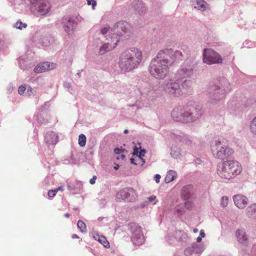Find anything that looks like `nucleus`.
Returning a JSON list of instances; mask_svg holds the SVG:
<instances>
[{"instance_id":"9d476101","label":"nucleus","mask_w":256,"mask_h":256,"mask_svg":"<svg viewBox=\"0 0 256 256\" xmlns=\"http://www.w3.org/2000/svg\"><path fill=\"white\" fill-rule=\"evenodd\" d=\"M62 24L64 31L70 34L73 31L74 27L76 25V18L73 16H65L62 20Z\"/></svg>"},{"instance_id":"f704fd0d","label":"nucleus","mask_w":256,"mask_h":256,"mask_svg":"<svg viewBox=\"0 0 256 256\" xmlns=\"http://www.w3.org/2000/svg\"><path fill=\"white\" fill-rule=\"evenodd\" d=\"M184 254L186 256L192 254V250L190 248H186L184 250Z\"/></svg>"},{"instance_id":"2eb2a0df","label":"nucleus","mask_w":256,"mask_h":256,"mask_svg":"<svg viewBox=\"0 0 256 256\" xmlns=\"http://www.w3.org/2000/svg\"><path fill=\"white\" fill-rule=\"evenodd\" d=\"M51 8L50 4L48 2H41L38 7V12L40 15L43 16L46 14Z\"/></svg>"},{"instance_id":"7ed1b4c3","label":"nucleus","mask_w":256,"mask_h":256,"mask_svg":"<svg viewBox=\"0 0 256 256\" xmlns=\"http://www.w3.org/2000/svg\"><path fill=\"white\" fill-rule=\"evenodd\" d=\"M128 26L127 22L120 21L114 24L112 28H102L100 32L102 35H106V40L104 44L100 46L99 53L103 54L114 48L120 40V36L126 32Z\"/></svg>"},{"instance_id":"ddd939ff","label":"nucleus","mask_w":256,"mask_h":256,"mask_svg":"<svg viewBox=\"0 0 256 256\" xmlns=\"http://www.w3.org/2000/svg\"><path fill=\"white\" fill-rule=\"evenodd\" d=\"M44 140L48 144H55L58 142V136L53 132H47L44 136Z\"/></svg>"},{"instance_id":"cd10ccee","label":"nucleus","mask_w":256,"mask_h":256,"mask_svg":"<svg viewBox=\"0 0 256 256\" xmlns=\"http://www.w3.org/2000/svg\"><path fill=\"white\" fill-rule=\"evenodd\" d=\"M192 82L190 80H184L182 84V87L184 88H190L192 86Z\"/></svg>"},{"instance_id":"5fc2aeb1","label":"nucleus","mask_w":256,"mask_h":256,"mask_svg":"<svg viewBox=\"0 0 256 256\" xmlns=\"http://www.w3.org/2000/svg\"><path fill=\"white\" fill-rule=\"evenodd\" d=\"M200 162V160H198V162H196V163H198V162Z\"/></svg>"},{"instance_id":"37998d69","label":"nucleus","mask_w":256,"mask_h":256,"mask_svg":"<svg viewBox=\"0 0 256 256\" xmlns=\"http://www.w3.org/2000/svg\"><path fill=\"white\" fill-rule=\"evenodd\" d=\"M130 160V162H131L132 164H136L134 162V158H131Z\"/></svg>"},{"instance_id":"412c9836","label":"nucleus","mask_w":256,"mask_h":256,"mask_svg":"<svg viewBox=\"0 0 256 256\" xmlns=\"http://www.w3.org/2000/svg\"><path fill=\"white\" fill-rule=\"evenodd\" d=\"M176 172L172 170H169L166 176L164 178V181L166 183H169L174 180V179L176 178Z\"/></svg>"},{"instance_id":"f257e3e1","label":"nucleus","mask_w":256,"mask_h":256,"mask_svg":"<svg viewBox=\"0 0 256 256\" xmlns=\"http://www.w3.org/2000/svg\"><path fill=\"white\" fill-rule=\"evenodd\" d=\"M183 56L179 50L174 51L171 48H165L158 52L156 59L152 60L150 73L156 78L162 79L168 72L169 66L176 60H181Z\"/></svg>"},{"instance_id":"a19ab883","label":"nucleus","mask_w":256,"mask_h":256,"mask_svg":"<svg viewBox=\"0 0 256 256\" xmlns=\"http://www.w3.org/2000/svg\"><path fill=\"white\" fill-rule=\"evenodd\" d=\"M202 238H201L200 236H198L196 238V241L197 242H202Z\"/></svg>"},{"instance_id":"6e6d98bb","label":"nucleus","mask_w":256,"mask_h":256,"mask_svg":"<svg viewBox=\"0 0 256 256\" xmlns=\"http://www.w3.org/2000/svg\"><path fill=\"white\" fill-rule=\"evenodd\" d=\"M200 162V160H198V162H196V163H198V162Z\"/></svg>"},{"instance_id":"20e7f679","label":"nucleus","mask_w":256,"mask_h":256,"mask_svg":"<svg viewBox=\"0 0 256 256\" xmlns=\"http://www.w3.org/2000/svg\"><path fill=\"white\" fill-rule=\"evenodd\" d=\"M142 60V52L134 47L125 50L120 53L118 64L122 70L129 72L137 68Z\"/></svg>"},{"instance_id":"c85d7f7f","label":"nucleus","mask_w":256,"mask_h":256,"mask_svg":"<svg viewBox=\"0 0 256 256\" xmlns=\"http://www.w3.org/2000/svg\"><path fill=\"white\" fill-rule=\"evenodd\" d=\"M148 202H152V204H155L158 202L156 196L154 195L150 196V197H148Z\"/></svg>"},{"instance_id":"393cba45","label":"nucleus","mask_w":256,"mask_h":256,"mask_svg":"<svg viewBox=\"0 0 256 256\" xmlns=\"http://www.w3.org/2000/svg\"><path fill=\"white\" fill-rule=\"evenodd\" d=\"M251 132L256 135V116L252 120L250 125Z\"/></svg>"},{"instance_id":"e433bc0d","label":"nucleus","mask_w":256,"mask_h":256,"mask_svg":"<svg viewBox=\"0 0 256 256\" xmlns=\"http://www.w3.org/2000/svg\"><path fill=\"white\" fill-rule=\"evenodd\" d=\"M122 151H123V150H122V149L118 148H116L114 150V152L116 154H120L121 152H122Z\"/></svg>"},{"instance_id":"4be33fe9","label":"nucleus","mask_w":256,"mask_h":256,"mask_svg":"<svg viewBox=\"0 0 256 256\" xmlns=\"http://www.w3.org/2000/svg\"><path fill=\"white\" fill-rule=\"evenodd\" d=\"M191 189L192 187L190 186H186L182 188V194L184 199L188 198Z\"/></svg>"},{"instance_id":"3c124183","label":"nucleus","mask_w":256,"mask_h":256,"mask_svg":"<svg viewBox=\"0 0 256 256\" xmlns=\"http://www.w3.org/2000/svg\"><path fill=\"white\" fill-rule=\"evenodd\" d=\"M29 88L30 89V90H32V88L29 87V88H28V90Z\"/></svg>"},{"instance_id":"423d86ee","label":"nucleus","mask_w":256,"mask_h":256,"mask_svg":"<svg viewBox=\"0 0 256 256\" xmlns=\"http://www.w3.org/2000/svg\"><path fill=\"white\" fill-rule=\"evenodd\" d=\"M200 110V107L192 106L188 110L181 108H176L172 111V116L176 122L186 123L192 121L195 118H198L202 114Z\"/></svg>"},{"instance_id":"4c0bfd02","label":"nucleus","mask_w":256,"mask_h":256,"mask_svg":"<svg viewBox=\"0 0 256 256\" xmlns=\"http://www.w3.org/2000/svg\"><path fill=\"white\" fill-rule=\"evenodd\" d=\"M144 152H145V151H144V150H141V151L140 152V154H139L138 157V159H140L141 160H142L143 161V162H144V160H143V159H142V158H141V156H144Z\"/></svg>"},{"instance_id":"c03bdc74","label":"nucleus","mask_w":256,"mask_h":256,"mask_svg":"<svg viewBox=\"0 0 256 256\" xmlns=\"http://www.w3.org/2000/svg\"><path fill=\"white\" fill-rule=\"evenodd\" d=\"M194 233H197L198 232V228H194L193 230Z\"/></svg>"},{"instance_id":"603ef678","label":"nucleus","mask_w":256,"mask_h":256,"mask_svg":"<svg viewBox=\"0 0 256 256\" xmlns=\"http://www.w3.org/2000/svg\"><path fill=\"white\" fill-rule=\"evenodd\" d=\"M188 142V143H190V142H190V140H189V141Z\"/></svg>"},{"instance_id":"6e6552de","label":"nucleus","mask_w":256,"mask_h":256,"mask_svg":"<svg viewBox=\"0 0 256 256\" xmlns=\"http://www.w3.org/2000/svg\"><path fill=\"white\" fill-rule=\"evenodd\" d=\"M203 62L208 64L222 63L220 55L210 48H205L203 52Z\"/></svg>"},{"instance_id":"5701e85b","label":"nucleus","mask_w":256,"mask_h":256,"mask_svg":"<svg viewBox=\"0 0 256 256\" xmlns=\"http://www.w3.org/2000/svg\"><path fill=\"white\" fill-rule=\"evenodd\" d=\"M77 226L80 228L81 232H86V224L82 221L79 220L78 222Z\"/></svg>"},{"instance_id":"aec40b11","label":"nucleus","mask_w":256,"mask_h":256,"mask_svg":"<svg viewBox=\"0 0 256 256\" xmlns=\"http://www.w3.org/2000/svg\"><path fill=\"white\" fill-rule=\"evenodd\" d=\"M196 2L195 8L202 11H204L208 7V4L204 0H196Z\"/></svg>"},{"instance_id":"a878e982","label":"nucleus","mask_w":256,"mask_h":256,"mask_svg":"<svg viewBox=\"0 0 256 256\" xmlns=\"http://www.w3.org/2000/svg\"><path fill=\"white\" fill-rule=\"evenodd\" d=\"M27 24L26 23H23L20 20H18L14 25V26L19 30H22V28H26Z\"/></svg>"},{"instance_id":"bb28decb","label":"nucleus","mask_w":256,"mask_h":256,"mask_svg":"<svg viewBox=\"0 0 256 256\" xmlns=\"http://www.w3.org/2000/svg\"><path fill=\"white\" fill-rule=\"evenodd\" d=\"M228 203V198L226 196H222L221 198V206L223 207L227 206Z\"/></svg>"},{"instance_id":"39448f33","label":"nucleus","mask_w":256,"mask_h":256,"mask_svg":"<svg viewBox=\"0 0 256 256\" xmlns=\"http://www.w3.org/2000/svg\"><path fill=\"white\" fill-rule=\"evenodd\" d=\"M242 172V167L239 162L236 160H224L220 164L217 168V174L222 178L230 180L240 174Z\"/></svg>"},{"instance_id":"4468645a","label":"nucleus","mask_w":256,"mask_h":256,"mask_svg":"<svg viewBox=\"0 0 256 256\" xmlns=\"http://www.w3.org/2000/svg\"><path fill=\"white\" fill-rule=\"evenodd\" d=\"M132 240L135 245H141L144 242V236L142 232L140 230H138L134 232L133 236H132Z\"/></svg>"},{"instance_id":"0eeeda50","label":"nucleus","mask_w":256,"mask_h":256,"mask_svg":"<svg viewBox=\"0 0 256 256\" xmlns=\"http://www.w3.org/2000/svg\"><path fill=\"white\" fill-rule=\"evenodd\" d=\"M211 150L214 156L220 160L228 158L234 152L233 149L220 140H216L212 144Z\"/></svg>"},{"instance_id":"9b49d317","label":"nucleus","mask_w":256,"mask_h":256,"mask_svg":"<svg viewBox=\"0 0 256 256\" xmlns=\"http://www.w3.org/2000/svg\"><path fill=\"white\" fill-rule=\"evenodd\" d=\"M56 68V64L48 62H41L36 66L34 72L36 73H42L48 70H52Z\"/></svg>"},{"instance_id":"864d4df0","label":"nucleus","mask_w":256,"mask_h":256,"mask_svg":"<svg viewBox=\"0 0 256 256\" xmlns=\"http://www.w3.org/2000/svg\"><path fill=\"white\" fill-rule=\"evenodd\" d=\"M200 162V160H198V162H196V163H198V162Z\"/></svg>"},{"instance_id":"6ab92c4d","label":"nucleus","mask_w":256,"mask_h":256,"mask_svg":"<svg viewBox=\"0 0 256 256\" xmlns=\"http://www.w3.org/2000/svg\"><path fill=\"white\" fill-rule=\"evenodd\" d=\"M236 237L238 240L242 244L245 243L247 240V237L245 232L241 230H238L236 232Z\"/></svg>"},{"instance_id":"dca6fc26","label":"nucleus","mask_w":256,"mask_h":256,"mask_svg":"<svg viewBox=\"0 0 256 256\" xmlns=\"http://www.w3.org/2000/svg\"><path fill=\"white\" fill-rule=\"evenodd\" d=\"M133 189L124 188L118 192L116 194V198L118 200H128L130 195V191H132Z\"/></svg>"},{"instance_id":"de8ad7c7","label":"nucleus","mask_w":256,"mask_h":256,"mask_svg":"<svg viewBox=\"0 0 256 256\" xmlns=\"http://www.w3.org/2000/svg\"><path fill=\"white\" fill-rule=\"evenodd\" d=\"M188 204L190 205L191 204L189 202L185 203L186 206H187V205H188Z\"/></svg>"},{"instance_id":"49530a36","label":"nucleus","mask_w":256,"mask_h":256,"mask_svg":"<svg viewBox=\"0 0 256 256\" xmlns=\"http://www.w3.org/2000/svg\"><path fill=\"white\" fill-rule=\"evenodd\" d=\"M136 152H138V149L136 148H134V154H136Z\"/></svg>"},{"instance_id":"f3484780","label":"nucleus","mask_w":256,"mask_h":256,"mask_svg":"<svg viewBox=\"0 0 256 256\" xmlns=\"http://www.w3.org/2000/svg\"><path fill=\"white\" fill-rule=\"evenodd\" d=\"M94 240H98L106 248L110 247V243L106 238V237L102 236H100L99 234H96L93 236Z\"/></svg>"},{"instance_id":"79ce46f5","label":"nucleus","mask_w":256,"mask_h":256,"mask_svg":"<svg viewBox=\"0 0 256 256\" xmlns=\"http://www.w3.org/2000/svg\"><path fill=\"white\" fill-rule=\"evenodd\" d=\"M72 238H78L79 237H78V236L77 234H74L72 235Z\"/></svg>"},{"instance_id":"2f4dec72","label":"nucleus","mask_w":256,"mask_h":256,"mask_svg":"<svg viewBox=\"0 0 256 256\" xmlns=\"http://www.w3.org/2000/svg\"><path fill=\"white\" fill-rule=\"evenodd\" d=\"M88 5H92V8L94 9V7L96 4V2L95 0H86Z\"/></svg>"},{"instance_id":"b1692460","label":"nucleus","mask_w":256,"mask_h":256,"mask_svg":"<svg viewBox=\"0 0 256 256\" xmlns=\"http://www.w3.org/2000/svg\"><path fill=\"white\" fill-rule=\"evenodd\" d=\"M86 143V137L83 134H80L78 137V144L80 146H84Z\"/></svg>"},{"instance_id":"09e8293b","label":"nucleus","mask_w":256,"mask_h":256,"mask_svg":"<svg viewBox=\"0 0 256 256\" xmlns=\"http://www.w3.org/2000/svg\"><path fill=\"white\" fill-rule=\"evenodd\" d=\"M124 132V134H127L128 132V130H125Z\"/></svg>"},{"instance_id":"a211bd4d","label":"nucleus","mask_w":256,"mask_h":256,"mask_svg":"<svg viewBox=\"0 0 256 256\" xmlns=\"http://www.w3.org/2000/svg\"><path fill=\"white\" fill-rule=\"evenodd\" d=\"M246 212L249 217L256 218V204L250 205L246 208Z\"/></svg>"},{"instance_id":"f03ea898","label":"nucleus","mask_w":256,"mask_h":256,"mask_svg":"<svg viewBox=\"0 0 256 256\" xmlns=\"http://www.w3.org/2000/svg\"><path fill=\"white\" fill-rule=\"evenodd\" d=\"M192 74V66H188L187 62H185L174 76L165 80L160 88L166 94L174 97H180L182 94L180 86L181 80L186 77H190Z\"/></svg>"},{"instance_id":"a18cd8bd","label":"nucleus","mask_w":256,"mask_h":256,"mask_svg":"<svg viewBox=\"0 0 256 256\" xmlns=\"http://www.w3.org/2000/svg\"><path fill=\"white\" fill-rule=\"evenodd\" d=\"M64 216L66 217V218H68L70 217V214L68 213H66L64 214Z\"/></svg>"},{"instance_id":"8fccbe9b","label":"nucleus","mask_w":256,"mask_h":256,"mask_svg":"<svg viewBox=\"0 0 256 256\" xmlns=\"http://www.w3.org/2000/svg\"><path fill=\"white\" fill-rule=\"evenodd\" d=\"M118 166H115L114 167V169H116V170H118Z\"/></svg>"},{"instance_id":"58836bf2","label":"nucleus","mask_w":256,"mask_h":256,"mask_svg":"<svg viewBox=\"0 0 256 256\" xmlns=\"http://www.w3.org/2000/svg\"><path fill=\"white\" fill-rule=\"evenodd\" d=\"M200 236L201 238H204L205 237V234H204V230H202L200 231Z\"/></svg>"},{"instance_id":"473e14b6","label":"nucleus","mask_w":256,"mask_h":256,"mask_svg":"<svg viewBox=\"0 0 256 256\" xmlns=\"http://www.w3.org/2000/svg\"><path fill=\"white\" fill-rule=\"evenodd\" d=\"M56 190H50L48 192V196L50 198H53L56 195Z\"/></svg>"},{"instance_id":"ea45409f","label":"nucleus","mask_w":256,"mask_h":256,"mask_svg":"<svg viewBox=\"0 0 256 256\" xmlns=\"http://www.w3.org/2000/svg\"><path fill=\"white\" fill-rule=\"evenodd\" d=\"M56 190V192L58 191H63L64 190V187L62 186H59L57 188L55 189Z\"/></svg>"},{"instance_id":"72a5a7b5","label":"nucleus","mask_w":256,"mask_h":256,"mask_svg":"<svg viewBox=\"0 0 256 256\" xmlns=\"http://www.w3.org/2000/svg\"><path fill=\"white\" fill-rule=\"evenodd\" d=\"M96 176H94L90 180V183L92 184H94L96 182Z\"/></svg>"},{"instance_id":"c756f323","label":"nucleus","mask_w":256,"mask_h":256,"mask_svg":"<svg viewBox=\"0 0 256 256\" xmlns=\"http://www.w3.org/2000/svg\"><path fill=\"white\" fill-rule=\"evenodd\" d=\"M180 154L179 150H174V149H173L171 151V155L172 156H173L174 158H177L180 156Z\"/></svg>"},{"instance_id":"1a4fd4ad","label":"nucleus","mask_w":256,"mask_h":256,"mask_svg":"<svg viewBox=\"0 0 256 256\" xmlns=\"http://www.w3.org/2000/svg\"><path fill=\"white\" fill-rule=\"evenodd\" d=\"M210 101L212 104L222 100L225 97L224 90L216 86H211L209 89Z\"/></svg>"},{"instance_id":"f8f14e48","label":"nucleus","mask_w":256,"mask_h":256,"mask_svg":"<svg viewBox=\"0 0 256 256\" xmlns=\"http://www.w3.org/2000/svg\"><path fill=\"white\" fill-rule=\"evenodd\" d=\"M235 205L238 208H244L248 204V198L242 194H237L234 196Z\"/></svg>"},{"instance_id":"7c9ffc66","label":"nucleus","mask_w":256,"mask_h":256,"mask_svg":"<svg viewBox=\"0 0 256 256\" xmlns=\"http://www.w3.org/2000/svg\"><path fill=\"white\" fill-rule=\"evenodd\" d=\"M26 89L25 85H22L18 88V92L20 94H22Z\"/></svg>"},{"instance_id":"c9c22d12","label":"nucleus","mask_w":256,"mask_h":256,"mask_svg":"<svg viewBox=\"0 0 256 256\" xmlns=\"http://www.w3.org/2000/svg\"><path fill=\"white\" fill-rule=\"evenodd\" d=\"M160 174H156L154 176V180L156 183H158L160 182Z\"/></svg>"}]
</instances>
